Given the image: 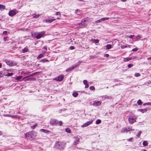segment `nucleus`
Masks as SVG:
<instances>
[{"label": "nucleus", "mask_w": 151, "mask_h": 151, "mask_svg": "<svg viewBox=\"0 0 151 151\" xmlns=\"http://www.w3.org/2000/svg\"><path fill=\"white\" fill-rule=\"evenodd\" d=\"M4 61L5 62L7 65L9 66H14L17 65V64L15 62L14 63V61L12 60H4Z\"/></svg>", "instance_id": "39448f33"}, {"label": "nucleus", "mask_w": 151, "mask_h": 151, "mask_svg": "<svg viewBox=\"0 0 151 151\" xmlns=\"http://www.w3.org/2000/svg\"><path fill=\"white\" fill-rule=\"evenodd\" d=\"M91 41H92L93 43L96 44H97L99 43V40L98 39H91Z\"/></svg>", "instance_id": "f3484780"}, {"label": "nucleus", "mask_w": 151, "mask_h": 151, "mask_svg": "<svg viewBox=\"0 0 151 151\" xmlns=\"http://www.w3.org/2000/svg\"><path fill=\"white\" fill-rule=\"evenodd\" d=\"M83 83L84 85H85V88H88L89 87V85L87 83V81L86 80H85L83 81Z\"/></svg>", "instance_id": "2eb2a0df"}, {"label": "nucleus", "mask_w": 151, "mask_h": 151, "mask_svg": "<svg viewBox=\"0 0 151 151\" xmlns=\"http://www.w3.org/2000/svg\"><path fill=\"white\" fill-rule=\"evenodd\" d=\"M138 50V48L137 47H135L133 49H132V51H137Z\"/></svg>", "instance_id": "8fccbe9b"}, {"label": "nucleus", "mask_w": 151, "mask_h": 151, "mask_svg": "<svg viewBox=\"0 0 151 151\" xmlns=\"http://www.w3.org/2000/svg\"><path fill=\"white\" fill-rule=\"evenodd\" d=\"M126 127L127 129V131H132L134 130V129H132V127Z\"/></svg>", "instance_id": "393cba45"}, {"label": "nucleus", "mask_w": 151, "mask_h": 151, "mask_svg": "<svg viewBox=\"0 0 151 151\" xmlns=\"http://www.w3.org/2000/svg\"><path fill=\"white\" fill-rule=\"evenodd\" d=\"M128 58L129 59V60H131L133 59H134L135 58V57H134V56H132L131 57H128Z\"/></svg>", "instance_id": "09e8293b"}, {"label": "nucleus", "mask_w": 151, "mask_h": 151, "mask_svg": "<svg viewBox=\"0 0 151 151\" xmlns=\"http://www.w3.org/2000/svg\"><path fill=\"white\" fill-rule=\"evenodd\" d=\"M8 116L13 118H17V115H9Z\"/></svg>", "instance_id": "a19ab883"}, {"label": "nucleus", "mask_w": 151, "mask_h": 151, "mask_svg": "<svg viewBox=\"0 0 151 151\" xmlns=\"http://www.w3.org/2000/svg\"><path fill=\"white\" fill-rule=\"evenodd\" d=\"M140 73H135L134 74V76L135 77H139V76H140Z\"/></svg>", "instance_id": "49530a36"}, {"label": "nucleus", "mask_w": 151, "mask_h": 151, "mask_svg": "<svg viewBox=\"0 0 151 151\" xmlns=\"http://www.w3.org/2000/svg\"><path fill=\"white\" fill-rule=\"evenodd\" d=\"M29 76H28L27 77H26L24 78H26L25 81H34L35 79L34 78H27Z\"/></svg>", "instance_id": "aec40b11"}, {"label": "nucleus", "mask_w": 151, "mask_h": 151, "mask_svg": "<svg viewBox=\"0 0 151 151\" xmlns=\"http://www.w3.org/2000/svg\"><path fill=\"white\" fill-rule=\"evenodd\" d=\"M109 55L108 54H104V57L106 58H108L109 56Z\"/></svg>", "instance_id": "6e6d98bb"}, {"label": "nucleus", "mask_w": 151, "mask_h": 151, "mask_svg": "<svg viewBox=\"0 0 151 151\" xmlns=\"http://www.w3.org/2000/svg\"><path fill=\"white\" fill-rule=\"evenodd\" d=\"M101 102L99 101H93V104H92L93 106H98L101 104Z\"/></svg>", "instance_id": "f8f14e48"}, {"label": "nucleus", "mask_w": 151, "mask_h": 151, "mask_svg": "<svg viewBox=\"0 0 151 151\" xmlns=\"http://www.w3.org/2000/svg\"><path fill=\"white\" fill-rule=\"evenodd\" d=\"M70 50H73L75 49V47L73 46H71L70 47Z\"/></svg>", "instance_id": "13d9d810"}, {"label": "nucleus", "mask_w": 151, "mask_h": 151, "mask_svg": "<svg viewBox=\"0 0 151 151\" xmlns=\"http://www.w3.org/2000/svg\"><path fill=\"white\" fill-rule=\"evenodd\" d=\"M80 12L79 11V10H76L75 12V13L77 14V15H79V14H80L78 13V12Z\"/></svg>", "instance_id": "864d4df0"}, {"label": "nucleus", "mask_w": 151, "mask_h": 151, "mask_svg": "<svg viewBox=\"0 0 151 151\" xmlns=\"http://www.w3.org/2000/svg\"><path fill=\"white\" fill-rule=\"evenodd\" d=\"M72 95L74 97H76L78 96V93L77 92H74L73 93Z\"/></svg>", "instance_id": "72a5a7b5"}, {"label": "nucleus", "mask_w": 151, "mask_h": 151, "mask_svg": "<svg viewBox=\"0 0 151 151\" xmlns=\"http://www.w3.org/2000/svg\"><path fill=\"white\" fill-rule=\"evenodd\" d=\"M79 66V64H76L74 66H73V67H75V68H76L77 67H78V66Z\"/></svg>", "instance_id": "bf43d9fd"}, {"label": "nucleus", "mask_w": 151, "mask_h": 151, "mask_svg": "<svg viewBox=\"0 0 151 151\" xmlns=\"http://www.w3.org/2000/svg\"><path fill=\"white\" fill-rule=\"evenodd\" d=\"M134 36V35H131L129 36V37L130 38H133Z\"/></svg>", "instance_id": "0e129e2a"}, {"label": "nucleus", "mask_w": 151, "mask_h": 151, "mask_svg": "<svg viewBox=\"0 0 151 151\" xmlns=\"http://www.w3.org/2000/svg\"><path fill=\"white\" fill-rule=\"evenodd\" d=\"M45 31H42L40 32H37L36 39H39L40 38L43 37L45 35Z\"/></svg>", "instance_id": "423d86ee"}, {"label": "nucleus", "mask_w": 151, "mask_h": 151, "mask_svg": "<svg viewBox=\"0 0 151 151\" xmlns=\"http://www.w3.org/2000/svg\"><path fill=\"white\" fill-rule=\"evenodd\" d=\"M81 63V61H79L77 63V64H79V65H80V63Z\"/></svg>", "instance_id": "338daca9"}, {"label": "nucleus", "mask_w": 151, "mask_h": 151, "mask_svg": "<svg viewBox=\"0 0 151 151\" xmlns=\"http://www.w3.org/2000/svg\"><path fill=\"white\" fill-rule=\"evenodd\" d=\"M128 46L129 47H130V46L129 45H128L127 44H126L125 45H122L121 46V47L122 49H123L127 47Z\"/></svg>", "instance_id": "5701e85b"}, {"label": "nucleus", "mask_w": 151, "mask_h": 151, "mask_svg": "<svg viewBox=\"0 0 151 151\" xmlns=\"http://www.w3.org/2000/svg\"><path fill=\"white\" fill-rule=\"evenodd\" d=\"M37 133L35 131L32 130L25 134L26 138L28 139H33L35 138L37 136Z\"/></svg>", "instance_id": "f257e3e1"}, {"label": "nucleus", "mask_w": 151, "mask_h": 151, "mask_svg": "<svg viewBox=\"0 0 151 151\" xmlns=\"http://www.w3.org/2000/svg\"><path fill=\"white\" fill-rule=\"evenodd\" d=\"M141 133L142 132L140 131L138 132L136 135V136L137 137V138H139V137Z\"/></svg>", "instance_id": "c9c22d12"}, {"label": "nucleus", "mask_w": 151, "mask_h": 151, "mask_svg": "<svg viewBox=\"0 0 151 151\" xmlns=\"http://www.w3.org/2000/svg\"><path fill=\"white\" fill-rule=\"evenodd\" d=\"M144 106L145 105H149V106H151V102H147L143 104Z\"/></svg>", "instance_id": "4c0bfd02"}, {"label": "nucleus", "mask_w": 151, "mask_h": 151, "mask_svg": "<svg viewBox=\"0 0 151 151\" xmlns=\"http://www.w3.org/2000/svg\"><path fill=\"white\" fill-rule=\"evenodd\" d=\"M89 20V18L88 17L84 18L82 19L81 22L78 23L79 27L81 28H82L85 27L86 25V22H87Z\"/></svg>", "instance_id": "7ed1b4c3"}, {"label": "nucleus", "mask_w": 151, "mask_h": 151, "mask_svg": "<svg viewBox=\"0 0 151 151\" xmlns=\"http://www.w3.org/2000/svg\"><path fill=\"white\" fill-rule=\"evenodd\" d=\"M40 16V14H33L32 15L33 18H37L39 17Z\"/></svg>", "instance_id": "4be33fe9"}, {"label": "nucleus", "mask_w": 151, "mask_h": 151, "mask_svg": "<svg viewBox=\"0 0 151 151\" xmlns=\"http://www.w3.org/2000/svg\"><path fill=\"white\" fill-rule=\"evenodd\" d=\"M36 74V73H33L31 74H30V75H29V76H32L33 75H34L35 74Z\"/></svg>", "instance_id": "e2e57ef3"}, {"label": "nucleus", "mask_w": 151, "mask_h": 151, "mask_svg": "<svg viewBox=\"0 0 151 151\" xmlns=\"http://www.w3.org/2000/svg\"><path fill=\"white\" fill-rule=\"evenodd\" d=\"M138 111L142 113H143L145 112H146L147 111V109L145 108L144 109H139Z\"/></svg>", "instance_id": "6ab92c4d"}, {"label": "nucleus", "mask_w": 151, "mask_h": 151, "mask_svg": "<svg viewBox=\"0 0 151 151\" xmlns=\"http://www.w3.org/2000/svg\"><path fill=\"white\" fill-rule=\"evenodd\" d=\"M28 48L27 47H25L22 50V52L23 53H25L26 52H27V51H28Z\"/></svg>", "instance_id": "a878e982"}, {"label": "nucleus", "mask_w": 151, "mask_h": 151, "mask_svg": "<svg viewBox=\"0 0 151 151\" xmlns=\"http://www.w3.org/2000/svg\"><path fill=\"white\" fill-rule=\"evenodd\" d=\"M133 138L132 137L129 138L128 139H127V141L128 142H132L133 141Z\"/></svg>", "instance_id": "a18cd8bd"}, {"label": "nucleus", "mask_w": 151, "mask_h": 151, "mask_svg": "<svg viewBox=\"0 0 151 151\" xmlns=\"http://www.w3.org/2000/svg\"><path fill=\"white\" fill-rule=\"evenodd\" d=\"M147 60H151V57H149V58H147Z\"/></svg>", "instance_id": "774afa93"}, {"label": "nucleus", "mask_w": 151, "mask_h": 151, "mask_svg": "<svg viewBox=\"0 0 151 151\" xmlns=\"http://www.w3.org/2000/svg\"><path fill=\"white\" fill-rule=\"evenodd\" d=\"M3 40L4 41H6L7 40H8L7 39V38L6 37H4L3 38Z\"/></svg>", "instance_id": "052dcab7"}, {"label": "nucleus", "mask_w": 151, "mask_h": 151, "mask_svg": "<svg viewBox=\"0 0 151 151\" xmlns=\"http://www.w3.org/2000/svg\"><path fill=\"white\" fill-rule=\"evenodd\" d=\"M137 103L139 105H141L142 104V102L141 100L140 99H139L137 102Z\"/></svg>", "instance_id": "c756f323"}, {"label": "nucleus", "mask_w": 151, "mask_h": 151, "mask_svg": "<svg viewBox=\"0 0 151 151\" xmlns=\"http://www.w3.org/2000/svg\"><path fill=\"white\" fill-rule=\"evenodd\" d=\"M46 52V51H44L43 53H41L37 57V58H40L44 57L45 54Z\"/></svg>", "instance_id": "dca6fc26"}, {"label": "nucleus", "mask_w": 151, "mask_h": 151, "mask_svg": "<svg viewBox=\"0 0 151 151\" xmlns=\"http://www.w3.org/2000/svg\"><path fill=\"white\" fill-rule=\"evenodd\" d=\"M3 77V75L2 74V73L1 72H0V78L2 77Z\"/></svg>", "instance_id": "69168bd1"}, {"label": "nucleus", "mask_w": 151, "mask_h": 151, "mask_svg": "<svg viewBox=\"0 0 151 151\" xmlns=\"http://www.w3.org/2000/svg\"><path fill=\"white\" fill-rule=\"evenodd\" d=\"M13 73H8L7 74H6V76H11L12 75H13Z\"/></svg>", "instance_id": "58836bf2"}, {"label": "nucleus", "mask_w": 151, "mask_h": 151, "mask_svg": "<svg viewBox=\"0 0 151 151\" xmlns=\"http://www.w3.org/2000/svg\"><path fill=\"white\" fill-rule=\"evenodd\" d=\"M75 69V67H73V66L72 67L68 69H67L66 70V71H68V70H71L74 69Z\"/></svg>", "instance_id": "ea45409f"}, {"label": "nucleus", "mask_w": 151, "mask_h": 151, "mask_svg": "<svg viewBox=\"0 0 151 151\" xmlns=\"http://www.w3.org/2000/svg\"><path fill=\"white\" fill-rule=\"evenodd\" d=\"M89 89L90 90H95V87L93 86H91L89 87Z\"/></svg>", "instance_id": "c03bdc74"}, {"label": "nucleus", "mask_w": 151, "mask_h": 151, "mask_svg": "<svg viewBox=\"0 0 151 151\" xmlns=\"http://www.w3.org/2000/svg\"><path fill=\"white\" fill-rule=\"evenodd\" d=\"M48 61H49V60H48L46 59H44L42 60H40V62L45 63V62H48Z\"/></svg>", "instance_id": "b1692460"}, {"label": "nucleus", "mask_w": 151, "mask_h": 151, "mask_svg": "<svg viewBox=\"0 0 151 151\" xmlns=\"http://www.w3.org/2000/svg\"><path fill=\"white\" fill-rule=\"evenodd\" d=\"M101 122V121L100 119H97L96 120V123L97 124H100Z\"/></svg>", "instance_id": "f704fd0d"}, {"label": "nucleus", "mask_w": 151, "mask_h": 151, "mask_svg": "<svg viewBox=\"0 0 151 151\" xmlns=\"http://www.w3.org/2000/svg\"><path fill=\"white\" fill-rule=\"evenodd\" d=\"M22 78V76H18L15 79L17 81H19Z\"/></svg>", "instance_id": "c85d7f7f"}, {"label": "nucleus", "mask_w": 151, "mask_h": 151, "mask_svg": "<svg viewBox=\"0 0 151 151\" xmlns=\"http://www.w3.org/2000/svg\"><path fill=\"white\" fill-rule=\"evenodd\" d=\"M5 7L4 6L0 4V10H2V9H5Z\"/></svg>", "instance_id": "2f4dec72"}, {"label": "nucleus", "mask_w": 151, "mask_h": 151, "mask_svg": "<svg viewBox=\"0 0 151 151\" xmlns=\"http://www.w3.org/2000/svg\"><path fill=\"white\" fill-rule=\"evenodd\" d=\"M18 12V11H17L16 9L11 10L9 12V16L13 17Z\"/></svg>", "instance_id": "0eeeda50"}, {"label": "nucleus", "mask_w": 151, "mask_h": 151, "mask_svg": "<svg viewBox=\"0 0 151 151\" xmlns=\"http://www.w3.org/2000/svg\"><path fill=\"white\" fill-rule=\"evenodd\" d=\"M58 123V121L55 119H51L50 120V124L52 125L56 126Z\"/></svg>", "instance_id": "6e6552de"}, {"label": "nucleus", "mask_w": 151, "mask_h": 151, "mask_svg": "<svg viewBox=\"0 0 151 151\" xmlns=\"http://www.w3.org/2000/svg\"><path fill=\"white\" fill-rule=\"evenodd\" d=\"M137 118V116L134 115L132 114L130 115L128 118L129 123L131 124H132L136 122Z\"/></svg>", "instance_id": "20e7f679"}, {"label": "nucleus", "mask_w": 151, "mask_h": 151, "mask_svg": "<svg viewBox=\"0 0 151 151\" xmlns=\"http://www.w3.org/2000/svg\"><path fill=\"white\" fill-rule=\"evenodd\" d=\"M66 143L63 141H57L55 144V147L58 150H63L66 146Z\"/></svg>", "instance_id": "f03ea898"}, {"label": "nucleus", "mask_w": 151, "mask_h": 151, "mask_svg": "<svg viewBox=\"0 0 151 151\" xmlns=\"http://www.w3.org/2000/svg\"><path fill=\"white\" fill-rule=\"evenodd\" d=\"M65 131L67 132V133H70V132H71V130L70 129L68 128H67L65 129Z\"/></svg>", "instance_id": "473e14b6"}, {"label": "nucleus", "mask_w": 151, "mask_h": 151, "mask_svg": "<svg viewBox=\"0 0 151 151\" xmlns=\"http://www.w3.org/2000/svg\"><path fill=\"white\" fill-rule=\"evenodd\" d=\"M64 78L63 75H60L57 78H55L54 79V80L60 82Z\"/></svg>", "instance_id": "1a4fd4ad"}, {"label": "nucleus", "mask_w": 151, "mask_h": 151, "mask_svg": "<svg viewBox=\"0 0 151 151\" xmlns=\"http://www.w3.org/2000/svg\"><path fill=\"white\" fill-rule=\"evenodd\" d=\"M37 32H35L31 34V36L33 37H35L36 38Z\"/></svg>", "instance_id": "cd10ccee"}, {"label": "nucleus", "mask_w": 151, "mask_h": 151, "mask_svg": "<svg viewBox=\"0 0 151 151\" xmlns=\"http://www.w3.org/2000/svg\"><path fill=\"white\" fill-rule=\"evenodd\" d=\"M56 20L55 19H54L53 17H52L51 19H46L44 21V22L46 23H50L52 22L55 20Z\"/></svg>", "instance_id": "9b49d317"}, {"label": "nucleus", "mask_w": 151, "mask_h": 151, "mask_svg": "<svg viewBox=\"0 0 151 151\" xmlns=\"http://www.w3.org/2000/svg\"><path fill=\"white\" fill-rule=\"evenodd\" d=\"M75 140L73 143L74 145H76L78 144L79 142V138L78 137H74Z\"/></svg>", "instance_id": "ddd939ff"}, {"label": "nucleus", "mask_w": 151, "mask_h": 151, "mask_svg": "<svg viewBox=\"0 0 151 151\" xmlns=\"http://www.w3.org/2000/svg\"><path fill=\"white\" fill-rule=\"evenodd\" d=\"M142 144L144 146H146L148 145V143L147 141H144L143 142Z\"/></svg>", "instance_id": "7c9ffc66"}, {"label": "nucleus", "mask_w": 151, "mask_h": 151, "mask_svg": "<svg viewBox=\"0 0 151 151\" xmlns=\"http://www.w3.org/2000/svg\"><path fill=\"white\" fill-rule=\"evenodd\" d=\"M113 45H111L110 44H108L107 45L106 47V49H109L113 47Z\"/></svg>", "instance_id": "412c9836"}, {"label": "nucleus", "mask_w": 151, "mask_h": 151, "mask_svg": "<svg viewBox=\"0 0 151 151\" xmlns=\"http://www.w3.org/2000/svg\"><path fill=\"white\" fill-rule=\"evenodd\" d=\"M7 32L6 31H4L3 32V34L6 35H7Z\"/></svg>", "instance_id": "3c124183"}, {"label": "nucleus", "mask_w": 151, "mask_h": 151, "mask_svg": "<svg viewBox=\"0 0 151 151\" xmlns=\"http://www.w3.org/2000/svg\"><path fill=\"white\" fill-rule=\"evenodd\" d=\"M123 61L124 62H127L129 61L128 58H124Z\"/></svg>", "instance_id": "e433bc0d"}, {"label": "nucleus", "mask_w": 151, "mask_h": 151, "mask_svg": "<svg viewBox=\"0 0 151 151\" xmlns=\"http://www.w3.org/2000/svg\"><path fill=\"white\" fill-rule=\"evenodd\" d=\"M40 132L42 131L43 132L45 133V134H48L50 132V131H49V130L45 129H41L40 130Z\"/></svg>", "instance_id": "4468645a"}, {"label": "nucleus", "mask_w": 151, "mask_h": 151, "mask_svg": "<svg viewBox=\"0 0 151 151\" xmlns=\"http://www.w3.org/2000/svg\"><path fill=\"white\" fill-rule=\"evenodd\" d=\"M136 38L137 40H138L141 38V35H138L136 37Z\"/></svg>", "instance_id": "de8ad7c7"}, {"label": "nucleus", "mask_w": 151, "mask_h": 151, "mask_svg": "<svg viewBox=\"0 0 151 151\" xmlns=\"http://www.w3.org/2000/svg\"><path fill=\"white\" fill-rule=\"evenodd\" d=\"M56 15L60 16V17L61 14H60V12H57L56 13Z\"/></svg>", "instance_id": "603ef678"}, {"label": "nucleus", "mask_w": 151, "mask_h": 151, "mask_svg": "<svg viewBox=\"0 0 151 151\" xmlns=\"http://www.w3.org/2000/svg\"><path fill=\"white\" fill-rule=\"evenodd\" d=\"M102 21V20H101V19L98 20V21H96V22L98 23H100Z\"/></svg>", "instance_id": "4d7b16f0"}, {"label": "nucleus", "mask_w": 151, "mask_h": 151, "mask_svg": "<svg viewBox=\"0 0 151 151\" xmlns=\"http://www.w3.org/2000/svg\"><path fill=\"white\" fill-rule=\"evenodd\" d=\"M37 126V124H35L34 125H33V126H31V128L32 129H35V128Z\"/></svg>", "instance_id": "bb28decb"}, {"label": "nucleus", "mask_w": 151, "mask_h": 151, "mask_svg": "<svg viewBox=\"0 0 151 151\" xmlns=\"http://www.w3.org/2000/svg\"><path fill=\"white\" fill-rule=\"evenodd\" d=\"M93 122V120L91 119L89 121H88L85 123L83 125L81 126V127H86L88 126L91 123Z\"/></svg>", "instance_id": "9d476101"}, {"label": "nucleus", "mask_w": 151, "mask_h": 151, "mask_svg": "<svg viewBox=\"0 0 151 151\" xmlns=\"http://www.w3.org/2000/svg\"><path fill=\"white\" fill-rule=\"evenodd\" d=\"M127 129L126 128V127L122 128L121 130V132L122 133H127Z\"/></svg>", "instance_id": "a211bd4d"}, {"label": "nucleus", "mask_w": 151, "mask_h": 151, "mask_svg": "<svg viewBox=\"0 0 151 151\" xmlns=\"http://www.w3.org/2000/svg\"><path fill=\"white\" fill-rule=\"evenodd\" d=\"M43 49L47 50V46H45L43 47Z\"/></svg>", "instance_id": "680f3d73"}, {"label": "nucleus", "mask_w": 151, "mask_h": 151, "mask_svg": "<svg viewBox=\"0 0 151 151\" xmlns=\"http://www.w3.org/2000/svg\"><path fill=\"white\" fill-rule=\"evenodd\" d=\"M109 19V17H105V18H101V20H102V21H104L105 20H108Z\"/></svg>", "instance_id": "79ce46f5"}, {"label": "nucleus", "mask_w": 151, "mask_h": 151, "mask_svg": "<svg viewBox=\"0 0 151 151\" xmlns=\"http://www.w3.org/2000/svg\"><path fill=\"white\" fill-rule=\"evenodd\" d=\"M59 125H60V126H61L62 124H63V123L62 122V121H58V123Z\"/></svg>", "instance_id": "5fc2aeb1"}, {"label": "nucleus", "mask_w": 151, "mask_h": 151, "mask_svg": "<svg viewBox=\"0 0 151 151\" xmlns=\"http://www.w3.org/2000/svg\"><path fill=\"white\" fill-rule=\"evenodd\" d=\"M133 66V64H129L127 65V67L129 68H130Z\"/></svg>", "instance_id": "37998d69"}]
</instances>
